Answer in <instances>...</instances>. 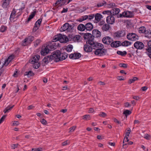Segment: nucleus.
Listing matches in <instances>:
<instances>
[{
  "label": "nucleus",
  "instance_id": "nucleus-1",
  "mask_svg": "<svg viewBox=\"0 0 151 151\" xmlns=\"http://www.w3.org/2000/svg\"><path fill=\"white\" fill-rule=\"evenodd\" d=\"M68 55V54L65 52L61 53L60 50H56L53 52L51 55L45 56L42 61L46 64L53 60L54 62H58L65 59Z\"/></svg>",
  "mask_w": 151,
  "mask_h": 151
},
{
  "label": "nucleus",
  "instance_id": "nucleus-2",
  "mask_svg": "<svg viewBox=\"0 0 151 151\" xmlns=\"http://www.w3.org/2000/svg\"><path fill=\"white\" fill-rule=\"evenodd\" d=\"M93 47L94 49H96L94 52L95 55L103 56L106 54L107 50L106 49H104V45L102 44L96 42Z\"/></svg>",
  "mask_w": 151,
  "mask_h": 151
},
{
  "label": "nucleus",
  "instance_id": "nucleus-3",
  "mask_svg": "<svg viewBox=\"0 0 151 151\" xmlns=\"http://www.w3.org/2000/svg\"><path fill=\"white\" fill-rule=\"evenodd\" d=\"M92 38V35L90 33H85L83 35V38L85 40L88 39L86 43L89 44L90 45H94L96 43L93 41Z\"/></svg>",
  "mask_w": 151,
  "mask_h": 151
},
{
  "label": "nucleus",
  "instance_id": "nucleus-4",
  "mask_svg": "<svg viewBox=\"0 0 151 151\" xmlns=\"http://www.w3.org/2000/svg\"><path fill=\"white\" fill-rule=\"evenodd\" d=\"M34 40V37L32 36H29L25 38L22 42V46H25L31 43V42Z\"/></svg>",
  "mask_w": 151,
  "mask_h": 151
},
{
  "label": "nucleus",
  "instance_id": "nucleus-5",
  "mask_svg": "<svg viewBox=\"0 0 151 151\" xmlns=\"http://www.w3.org/2000/svg\"><path fill=\"white\" fill-rule=\"evenodd\" d=\"M127 37L129 40L133 41L138 40L139 39L138 36L136 34L134 33L128 34L127 35Z\"/></svg>",
  "mask_w": 151,
  "mask_h": 151
},
{
  "label": "nucleus",
  "instance_id": "nucleus-6",
  "mask_svg": "<svg viewBox=\"0 0 151 151\" xmlns=\"http://www.w3.org/2000/svg\"><path fill=\"white\" fill-rule=\"evenodd\" d=\"M11 0H2L1 1V6L4 9H9V5Z\"/></svg>",
  "mask_w": 151,
  "mask_h": 151
},
{
  "label": "nucleus",
  "instance_id": "nucleus-7",
  "mask_svg": "<svg viewBox=\"0 0 151 151\" xmlns=\"http://www.w3.org/2000/svg\"><path fill=\"white\" fill-rule=\"evenodd\" d=\"M134 47L137 49H142L144 47V45L143 43L139 41L136 42L134 44Z\"/></svg>",
  "mask_w": 151,
  "mask_h": 151
},
{
  "label": "nucleus",
  "instance_id": "nucleus-8",
  "mask_svg": "<svg viewBox=\"0 0 151 151\" xmlns=\"http://www.w3.org/2000/svg\"><path fill=\"white\" fill-rule=\"evenodd\" d=\"M89 44H86L84 45L83 49L86 52H91L93 49H94L93 47L94 45H90Z\"/></svg>",
  "mask_w": 151,
  "mask_h": 151
},
{
  "label": "nucleus",
  "instance_id": "nucleus-9",
  "mask_svg": "<svg viewBox=\"0 0 151 151\" xmlns=\"http://www.w3.org/2000/svg\"><path fill=\"white\" fill-rule=\"evenodd\" d=\"M113 15L108 16L107 17L106 21V22L109 24H112L115 22V18L113 16Z\"/></svg>",
  "mask_w": 151,
  "mask_h": 151
},
{
  "label": "nucleus",
  "instance_id": "nucleus-10",
  "mask_svg": "<svg viewBox=\"0 0 151 151\" xmlns=\"http://www.w3.org/2000/svg\"><path fill=\"white\" fill-rule=\"evenodd\" d=\"M60 39L59 41L61 43H66L68 41V39L66 35H62L60 34Z\"/></svg>",
  "mask_w": 151,
  "mask_h": 151
},
{
  "label": "nucleus",
  "instance_id": "nucleus-11",
  "mask_svg": "<svg viewBox=\"0 0 151 151\" xmlns=\"http://www.w3.org/2000/svg\"><path fill=\"white\" fill-rule=\"evenodd\" d=\"M113 41V39L108 36H106L104 37L102 39L103 42L104 43L107 45L110 44L111 42Z\"/></svg>",
  "mask_w": 151,
  "mask_h": 151
},
{
  "label": "nucleus",
  "instance_id": "nucleus-12",
  "mask_svg": "<svg viewBox=\"0 0 151 151\" xmlns=\"http://www.w3.org/2000/svg\"><path fill=\"white\" fill-rule=\"evenodd\" d=\"M125 35V33L124 31L120 30L119 31L114 34V37H124Z\"/></svg>",
  "mask_w": 151,
  "mask_h": 151
},
{
  "label": "nucleus",
  "instance_id": "nucleus-13",
  "mask_svg": "<svg viewBox=\"0 0 151 151\" xmlns=\"http://www.w3.org/2000/svg\"><path fill=\"white\" fill-rule=\"evenodd\" d=\"M40 58V56L38 55H36L29 60V62L32 64L38 62Z\"/></svg>",
  "mask_w": 151,
  "mask_h": 151
},
{
  "label": "nucleus",
  "instance_id": "nucleus-14",
  "mask_svg": "<svg viewBox=\"0 0 151 151\" xmlns=\"http://www.w3.org/2000/svg\"><path fill=\"white\" fill-rule=\"evenodd\" d=\"M50 51V49H48L47 45L46 47H43L42 48V50L41 51V54L42 55H45L48 54Z\"/></svg>",
  "mask_w": 151,
  "mask_h": 151
},
{
  "label": "nucleus",
  "instance_id": "nucleus-15",
  "mask_svg": "<svg viewBox=\"0 0 151 151\" xmlns=\"http://www.w3.org/2000/svg\"><path fill=\"white\" fill-rule=\"evenodd\" d=\"M92 37L93 40H94V37H100L101 35V32L97 29H93L92 31Z\"/></svg>",
  "mask_w": 151,
  "mask_h": 151
},
{
  "label": "nucleus",
  "instance_id": "nucleus-16",
  "mask_svg": "<svg viewBox=\"0 0 151 151\" xmlns=\"http://www.w3.org/2000/svg\"><path fill=\"white\" fill-rule=\"evenodd\" d=\"M86 29L87 31H90L93 29V26L90 22H88L85 24Z\"/></svg>",
  "mask_w": 151,
  "mask_h": 151
},
{
  "label": "nucleus",
  "instance_id": "nucleus-17",
  "mask_svg": "<svg viewBox=\"0 0 151 151\" xmlns=\"http://www.w3.org/2000/svg\"><path fill=\"white\" fill-rule=\"evenodd\" d=\"M102 15L99 13H96L95 15V17L96 22L97 23L99 22L101 18H103Z\"/></svg>",
  "mask_w": 151,
  "mask_h": 151
},
{
  "label": "nucleus",
  "instance_id": "nucleus-18",
  "mask_svg": "<svg viewBox=\"0 0 151 151\" xmlns=\"http://www.w3.org/2000/svg\"><path fill=\"white\" fill-rule=\"evenodd\" d=\"M73 48V45H69L67 46L64 47L63 49L66 50L68 52H70L72 51Z\"/></svg>",
  "mask_w": 151,
  "mask_h": 151
},
{
  "label": "nucleus",
  "instance_id": "nucleus-19",
  "mask_svg": "<svg viewBox=\"0 0 151 151\" xmlns=\"http://www.w3.org/2000/svg\"><path fill=\"white\" fill-rule=\"evenodd\" d=\"M110 27V26L109 24H105L103 25L101 29L103 32L107 31L109 30Z\"/></svg>",
  "mask_w": 151,
  "mask_h": 151
},
{
  "label": "nucleus",
  "instance_id": "nucleus-20",
  "mask_svg": "<svg viewBox=\"0 0 151 151\" xmlns=\"http://www.w3.org/2000/svg\"><path fill=\"white\" fill-rule=\"evenodd\" d=\"M124 14L125 17H132L133 16V14L132 12L129 11L124 12Z\"/></svg>",
  "mask_w": 151,
  "mask_h": 151
},
{
  "label": "nucleus",
  "instance_id": "nucleus-21",
  "mask_svg": "<svg viewBox=\"0 0 151 151\" xmlns=\"http://www.w3.org/2000/svg\"><path fill=\"white\" fill-rule=\"evenodd\" d=\"M85 25L82 24H79L77 27L78 30L81 31H83L86 29Z\"/></svg>",
  "mask_w": 151,
  "mask_h": 151
},
{
  "label": "nucleus",
  "instance_id": "nucleus-22",
  "mask_svg": "<svg viewBox=\"0 0 151 151\" xmlns=\"http://www.w3.org/2000/svg\"><path fill=\"white\" fill-rule=\"evenodd\" d=\"M119 12L120 10L118 8H115L111 9L112 15L113 16L117 15Z\"/></svg>",
  "mask_w": 151,
  "mask_h": 151
},
{
  "label": "nucleus",
  "instance_id": "nucleus-23",
  "mask_svg": "<svg viewBox=\"0 0 151 151\" xmlns=\"http://www.w3.org/2000/svg\"><path fill=\"white\" fill-rule=\"evenodd\" d=\"M69 26V24L68 23H66L64 24L60 28L61 31H64L67 30V28Z\"/></svg>",
  "mask_w": 151,
  "mask_h": 151
},
{
  "label": "nucleus",
  "instance_id": "nucleus-24",
  "mask_svg": "<svg viewBox=\"0 0 151 151\" xmlns=\"http://www.w3.org/2000/svg\"><path fill=\"white\" fill-rule=\"evenodd\" d=\"M36 13V11H34L32 12L31 14L29 16L27 20L26 21V23H27L32 19L35 16Z\"/></svg>",
  "mask_w": 151,
  "mask_h": 151
},
{
  "label": "nucleus",
  "instance_id": "nucleus-25",
  "mask_svg": "<svg viewBox=\"0 0 151 151\" xmlns=\"http://www.w3.org/2000/svg\"><path fill=\"white\" fill-rule=\"evenodd\" d=\"M74 38L73 40V41L74 42L77 41L78 42H80L81 40L80 38H81V36L79 35H75L73 37Z\"/></svg>",
  "mask_w": 151,
  "mask_h": 151
},
{
  "label": "nucleus",
  "instance_id": "nucleus-26",
  "mask_svg": "<svg viewBox=\"0 0 151 151\" xmlns=\"http://www.w3.org/2000/svg\"><path fill=\"white\" fill-rule=\"evenodd\" d=\"M14 106V105H13L11 106H8L4 109V110L3 111V112H4V113H6L9 112V111L12 110V109L13 108Z\"/></svg>",
  "mask_w": 151,
  "mask_h": 151
},
{
  "label": "nucleus",
  "instance_id": "nucleus-27",
  "mask_svg": "<svg viewBox=\"0 0 151 151\" xmlns=\"http://www.w3.org/2000/svg\"><path fill=\"white\" fill-rule=\"evenodd\" d=\"M147 42L148 47L146 49V50L148 52L151 53V40Z\"/></svg>",
  "mask_w": 151,
  "mask_h": 151
},
{
  "label": "nucleus",
  "instance_id": "nucleus-28",
  "mask_svg": "<svg viewBox=\"0 0 151 151\" xmlns=\"http://www.w3.org/2000/svg\"><path fill=\"white\" fill-rule=\"evenodd\" d=\"M24 75L27 76L28 77H29L31 76H33L34 75V74L32 71L30 70L28 72H25Z\"/></svg>",
  "mask_w": 151,
  "mask_h": 151
},
{
  "label": "nucleus",
  "instance_id": "nucleus-29",
  "mask_svg": "<svg viewBox=\"0 0 151 151\" xmlns=\"http://www.w3.org/2000/svg\"><path fill=\"white\" fill-rule=\"evenodd\" d=\"M132 43L129 41H125L123 42L122 44V45L123 46H128L131 45Z\"/></svg>",
  "mask_w": 151,
  "mask_h": 151
},
{
  "label": "nucleus",
  "instance_id": "nucleus-30",
  "mask_svg": "<svg viewBox=\"0 0 151 151\" xmlns=\"http://www.w3.org/2000/svg\"><path fill=\"white\" fill-rule=\"evenodd\" d=\"M117 53L122 56H124L127 55V52L125 51H124L123 52L120 51H117Z\"/></svg>",
  "mask_w": 151,
  "mask_h": 151
},
{
  "label": "nucleus",
  "instance_id": "nucleus-31",
  "mask_svg": "<svg viewBox=\"0 0 151 151\" xmlns=\"http://www.w3.org/2000/svg\"><path fill=\"white\" fill-rule=\"evenodd\" d=\"M106 2L104 1L103 0L102 1V2L101 3H98L97 4V6H95V7L97 6L98 7H101L103 6H105V5L106 4Z\"/></svg>",
  "mask_w": 151,
  "mask_h": 151
},
{
  "label": "nucleus",
  "instance_id": "nucleus-32",
  "mask_svg": "<svg viewBox=\"0 0 151 151\" xmlns=\"http://www.w3.org/2000/svg\"><path fill=\"white\" fill-rule=\"evenodd\" d=\"M146 29L145 27L143 26L140 27L139 29V32L140 33L145 34V32Z\"/></svg>",
  "mask_w": 151,
  "mask_h": 151
},
{
  "label": "nucleus",
  "instance_id": "nucleus-33",
  "mask_svg": "<svg viewBox=\"0 0 151 151\" xmlns=\"http://www.w3.org/2000/svg\"><path fill=\"white\" fill-rule=\"evenodd\" d=\"M115 6V4L114 3H112L108 4H106L105 5V6L107 8H113Z\"/></svg>",
  "mask_w": 151,
  "mask_h": 151
},
{
  "label": "nucleus",
  "instance_id": "nucleus-34",
  "mask_svg": "<svg viewBox=\"0 0 151 151\" xmlns=\"http://www.w3.org/2000/svg\"><path fill=\"white\" fill-rule=\"evenodd\" d=\"M60 34L55 36L52 40V42H56L58 41H59L60 39Z\"/></svg>",
  "mask_w": 151,
  "mask_h": 151
},
{
  "label": "nucleus",
  "instance_id": "nucleus-35",
  "mask_svg": "<svg viewBox=\"0 0 151 151\" xmlns=\"http://www.w3.org/2000/svg\"><path fill=\"white\" fill-rule=\"evenodd\" d=\"M7 28V27L5 26H1L0 29V31L1 32H4L6 30Z\"/></svg>",
  "mask_w": 151,
  "mask_h": 151
},
{
  "label": "nucleus",
  "instance_id": "nucleus-36",
  "mask_svg": "<svg viewBox=\"0 0 151 151\" xmlns=\"http://www.w3.org/2000/svg\"><path fill=\"white\" fill-rule=\"evenodd\" d=\"M112 12H111V10L110 11L109 10H105L103 12V14H107L108 15H110V16L112 15Z\"/></svg>",
  "mask_w": 151,
  "mask_h": 151
},
{
  "label": "nucleus",
  "instance_id": "nucleus-37",
  "mask_svg": "<svg viewBox=\"0 0 151 151\" xmlns=\"http://www.w3.org/2000/svg\"><path fill=\"white\" fill-rule=\"evenodd\" d=\"M74 59H77L80 58L81 56V54L79 53H74Z\"/></svg>",
  "mask_w": 151,
  "mask_h": 151
},
{
  "label": "nucleus",
  "instance_id": "nucleus-38",
  "mask_svg": "<svg viewBox=\"0 0 151 151\" xmlns=\"http://www.w3.org/2000/svg\"><path fill=\"white\" fill-rule=\"evenodd\" d=\"M131 113V111L128 110H126L123 113V114H125L126 117H127V115H130Z\"/></svg>",
  "mask_w": 151,
  "mask_h": 151
},
{
  "label": "nucleus",
  "instance_id": "nucleus-39",
  "mask_svg": "<svg viewBox=\"0 0 151 151\" xmlns=\"http://www.w3.org/2000/svg\"><path fill=\"white\" fill-rule=\"evenodd\" d=\"M41 42L40 39H37L36 41L34 42V45L35 47H36Z\"/></svg>",
  "mask_w": 151,
  "mask_h": 151
},
{
  "label": "nucleus",
  "instance_id": "nucleus-40",
  "mask_svg": "<svg viewBox=\"0 0 151 151\" xmlns=\"http://www.w3.org/2000/svg\"><path fill=\"white\" fill-rule=\"evenodd\" d=\"M138 79V78L136 77H134L132 79H130L128 81V83L129 84H131L133 83L134 81L137 80Z\"/></svg>",
  "mask_w": 151,
  "mask_h": 151
},
{
  "label": "nucleus",
  "instance_id": "nucleus-41",
  "mask_svg": "<svg viewBox=\"0 0 151 151\" xmlns=\"http://www.w3.org/2000/svg\"><path fill=\"white\" fill-rule=\"evenodd\" d=\"M145 37H149V35H151V31L150 30H145Z\"/></svg>",
  "mask_w": 151,
  "mask_h": 151
},
{
  "label": "nucleus",
  "instance_id": "nucleus-42",
  "mask_svg": "<svg viewBox=\"0 0 151 151\" xmlns=\"http://www.w3.org/2000/svg\"><path fill=\"white\" fill-rule=\"evenodd\" d=\"M40 64L38 62L34 63L33 67L35 69H37L40 66Z\"/></svg>",
  "mask_w": 151,
  "mask_h": 151
},
{
  "label": "nucleus",
  "instance_id": "nucleus-43",
  "mask_svg": "<svg viewBox=\"0 0 151 151\" xmlns=\"http://www.w3.org/2000/svg\"><path fill=\"white\" fill-rule=\"evenodd\" d=\"M67 29V31L68 32H72L73 31V28L71 27V26H70L69 24V26L68 27Z\"/></svg>",
  "mask_w": 151,
  "mask_h": 151
},
{
  "label": "nucleus",
  "instance_id": "nucleus-44",
  "mask_svg": "<svg viewBox=\"0 0 151 151\" xmlns=\"http://www.w3.org/2000/svg\"><path fill=\"white\" fill-rule=\"evenodd\" d=\"M42 20V19H40L36 22L35 24L37 26L38 24L40 26Z\"/></svg>",
  "mask_w": 151,
  "mask_h": 151
},
{
  "label": "nucleus",
  "instance_id": "nucleus-45",
  "mask_svg": "<svg viewBox=\"0 0 151 151\" xmlns=\"http://www.w3.org/2000/svg\"><path fill=\"white\" fill-rule=\"evenodd\" d=\"M119 66L124 68H126L127 67V64L126 63H120L119 64Z\"/></svg>",
  "mask_w": 151,
  "mask_h": 151
},
{
  "label": "nucleus",
  "instance_id": "nucleus-46",
  "mask_svg": "<svg viewBox=\"0 0 151 151\" xmlns=\"http://www.w3.org/2000/svg\"><path fill=\"white\" fill-rule=\"evenodd\" d=\"M83 119H90V115H85L83 116Z\"/></svg>",
  "mask_w": 151,
  "mask_h": 151
},
{
  "label": "nucleus",
  "instance_id": "nucleus-47",
  "mask_svg": "<svg viewBox=\"0 0 151 151\" xmlns=\"http://www.w3.org/2000/svg\"><path fill=\"white\" fill-rule=\"evenodd\" d=\"M99 115L100 116L103 117H104L107 116V114L103 112H101Z\"/></svg>",
  "mask_w": 151,
  "mask_h": 151
},
{
  "label": "nucleus",
  "instance_id": "nucleus-48",
  "mask_svg": "<svg viewBox=\"0 0 151 151\" xmlns=\"http://www.w3.org/2000/svg\"><path fill=\"white\" fill-rule=\"evenodd\" d=\"M111 46L113 47H118L117 45L116 44L115 41L113 42L111 44Z\"/></svg>",
  "mask_w": 151,
  "mask_h": 151
},
{
  "label": "nucleus",
  "instance_id": "nucleus-49",
  "mask_svg": "<svg viewBox=\"0 0 151 151\" xmlns=\"http://www.w3.org/2000/svg\"><path fill=\"white\" fill-rule=\"evenodd\" d=\"M14 57V55H12L10 56H9L8 58H7V59L9 61V62H10L11 61L13 60Z\"/></svg>",
  "mask_w": 151,
  "mask_h": 151
},
{
  "label": "nucleus",
  "instance_id": "nucleus-50",
  "mask_svg": "<svg viewBox=\"0 0 151 151\" xmlns=\"http://www.w3.org/2000/svg\"><path fill=\"white\" fill-rule=\"evenodd\" d=\"M16 12L15 10L14 9L13 11H12L10 16V18H13V16H15V14L16 13Z\"/></svg>",
  "mask_w": 151,
  "mask_h": 151
},
{
  "label": "nucleus",
  "instance_id": "nucleus-51",
  "mask_svg": "<svg viewBox=\"0 0 151 151\" xmlns=\"http://www.w3.org/2000/svg\"><path fill=\"white\" fill-rule=\"evenodd\" d=\"M6 116V115H3L0 119V124H1L4 120Z\"/></svg>",
  "mask_w": 151,
  "mask_h": 151
},
{
  "label": "nucleus",
  "instance_id": "nucleus-52",
  "mask_svg": "<svg viewBox=\"0 0 151 151\" xmlns=\"http://www.w3.org/2000/svg\"><path fill=\"white\" fill-rule=\"evenodd\" d=\"M25 4L24 3H22L21 5V8H19V10L22 11L25 8Z\"/></svg>",
  "mask_w": 151,
  "mask_h": 151
},
{
  "label": "nucleus",
  "instance_id": "nucleus-53",
  "mask_svg": "<svg viewBox=\"0 0 151 151\" xmlns=\"http://www.w3.org/2000/svg\"><path fill=\"white\" fill-rule=\"evenodd\" d=\"M52 45L55 49L57 47L59 46V44L58 43L55 42L53 43Z\"/></svg>",
  "mask_w": 151,
  "mask_h": 151
},
{
  "label": "nucleus",
  "instance_id": "nucleus-54",
  "mask_svg": "<svg viewBox=\"0 0 151 151\" xmlns=\"http://www.w3.org/2000/svg\"><path fill=\"white\" fill-rule=\"evenodd\" d=\"M124 12H123L122 14H120L119 15H117V17L118 18H122L123 17H125L124 14Z\"/></svg>",
  "mask_w": 151,
  "mask_h": 151
},
{
  "label": "nucleus",
  "instance_id": "nucleus-55",
  "mask_svg": "<svg viewBox=\"0 0 151 151\" xmlns=\"http://www.w3.org/2000/svg\"><path fill=\"white\" fill-rule=\"evenodd\" d=\"M124 12H123L122 14H120L119 15H117V17L118 18H122L123 17H125L124 14Z\"/></svg>",
  "mask_w": 151,
  "mask_h": 151
},
{
  "label": "nucleus",
  "instance_id": "nucleus-56",
  "mask_svg": "<svg viewBox=\"0 0 151 151\" xmlns=\"http://www.w3.org/2000/svg\"><path fill=\"white\" fill-rule=\"evenodd\" d=\"M38 29L39 27H38V26L35 24V26L32 30L33 32H35Z\"/></svg>",
  "mask_w": 151,
  "mask_h": 151
},
{
  "label": "nucleus",
  "instance_id": "nucleus-57",
  "mask_svg": "<svg viewBox=\"0 0 151 151\" xmlns=\"http://www.w3.org/2000/svg\"><path fill=\"white\" fill-rule=\"evenodd\" d=\"M62 1L63 4L61 3V2L59 3V6H63V5H64V4H65V3L66 2L67 0H62Z\"/></svg>",
  "mask_w": 151,
  "mask_h": 151
},
{
  "label": "nucleus",
  "instance_id": "nucleus-58",
  "mask_svg": "<svg viewBox=\"0 0 151 151\" xmlns=\"http://www.w3.org/2000/svg\"><path fill=\"white\" fill-rule=\"evenodd\" d=\"M150 136L148 134H146L145 135V136L144 137V138L147 140H149L150 139Z\"/></svg>",
  "mask_w": 151,
  "mask_h": 151
},
{
  "label": "nucleus",
  "instance_id": "nucleus-59",
  "mask_svg": "<svg viewBox=\"0 0 151 151\" xmlns=\"http://www.w3.org/2000/svg\"><path fill=\"white\" fill-rule=\"evenodd\" d=\"M69 143V142L67 140H66L62 143V145L63 146L66 145H68Z\"/></svg>",
  "mask_w": 151,
  "mask_h": 151
},
{
  "label": "nucleus",
  "instance_id": "nucleus-60",
  "mask_svg": "<svg viewBox=\"0 0 151 151\" xmlns=\"http://www.w3.org/2000/svg\"><path fill=\"white\" fill-rule=\"evenodd\" d=\"M76 127L75 126H73V127H71L69 129L70 131L69 132H73L74 131L75 129H76Z\"/></svg>",
  "mask_w": 151,
  "mask_h": 151
},
{
  "label": "nucleus",
  "instance_id": "nucleus-61",
  "mask_svg": "<svg viewBox=\"0 0 151 151\" xmlns=\"http://www.w3.org/2000/svg\"><path fill=\"white\" fill-rule=\"evenodd\" d=\"M9 62V61L7 59H6L5 60L4 63H3V65H5V66H7Z\"/></svg>",
  "mask_w": 151,
  "mask_h": 151
},
{
  "label": "nucleus",
  "instance_id": "nucleus-62",
  "mask_svg": "<svg viewBox=\"0 0 151 151\" xmlns=\"http://www.w3.org/2000/svg\"><path fill=\"white\" fill-rule=\"evenodd\" d=\"M88 16V19L89 20H91L93 19L94 17H95V14H91L90 15Z\"/></svg>",
  "mask_w": 151,
  "mask_h": 151
},
{
  "label": "nucleus",
  "instance_id": "nucleus-63",
  "mask_svg": "<svg viewBox=\"0 0 151 151\" xmlns=\"http://www.w3.org/2000/svg\"><path fill=\"white\" fill-rule=\"evenodd\" d=\"M41 123L44 125H46L47 124L46 121L44 119H43L41 121Z\"/></svg>",
  "mask_w": 151,
  "mask_h": 151
},
{
  "label": "nucleus",
  "instance_id": "nucleus-64",
  "mask_svg": "<svg viewBox=\"0 0 151 151\" xmlns=\"http://www.w3.org/2000/svg\"><path fill=\"white\" fill-rule=\"evenodd\" d=\"M124 106L126 107H130L131 106V104L127 102L124 103Z\"/></svg>",
  "mask_w": 151,
  "mask_h": 151
}]
</instances>
